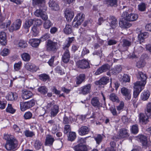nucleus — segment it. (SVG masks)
I'll list each match as a JSON object with an SVG mask.
<instances>
[{"label": "nucleus", "mask_w": 151, "mask_h": 151, "mask_svg": "<svg viewBox=\"0 0 151 151\" xmlns=\"http://www.w3.org/2000/svg\"><path fill=\"white\" fill-rule=\"evenodd\" d=\"M137 76L138 79L140 81H137L134 83L133 97L135 98L138 97L140 93L144 89L147 79V75L141 71H138Z\"/></svg>", "instance_id": "1"}, {"label": "nucleus", "mask_w": 151, "mask_h": 151, "mask_svg": "<svg viewBox=\"0 0 151 151\" xmlns=\"http://www.w3.org/2000/svg\"><path fill=\"white\" fill-rule=\"evenodd\" d=\"M11 23L10 20H8L5 22L0 23V27L3 30H5L9 27L8 29L11 32L19 29L21 26L22 21L20 19H17L9 27Z\"/></svg>", "instance_id": "2"}, {"label": "nucleus", "mask_w": 151, "mask_h": 151, "mask_svg": "<svg viewBox=\"0 0 151 151\" xmlns=\"http://www.w3.org/2000/svg\"><path fill=\"white\" fill-rule=\"evenodd\" d=\"M46 47L47 51L55 53L59 49L58 44L57 42L48 39L46 42Z\"/></svg>", "instance_id": "3"}, {"label": "nucleus", "mask_w": 151, "mask_h": 151, "mask_svg": "<svg viewBox=\"0 0 151 151\" xmlns=\"http://www.w3.org/2000/svg\"><path fill=\"white\" fill-rule=\"evenodd\" d=\"M39 9H37L34 12L35 15L37 17H40L43 20L48 19L47 15L45 12L47 8L46 6H39Z\"/></svg>", "instance_id": "4"}, {"label": "nucleus", "mask_w": 151, "mask_h": 151, "mask_svg": "<svg viewBox=\"0 0 151 151\" xmlns=\"http://www.w3.org/2000/svg\"><path fill=\"white\" fill-rule=\"evenodd\" d=\"M84 14L80 13L77 14L74 19L72 23V25L74 27L78 28L83 21L84 19Z\"/></svg>", "instance_id": "5"}, {"label": "nucleus", "mask_w": 151, "mask_h": 151, "mask_svg": "<svg viewBox=\"0 0 151 151\" xmlns=\"http://www.w3.org/2000/svg\"><path fill=\"white\" fill-rule=\"evenodd\" d=\"M18 145L17 141L14 139L12 140L6 142L5 147L8 151H15L17 148Z\"/></svg>", "instance_id": "6"}, {"label": "nucleus", "mask_w": 151, "mask_h": 151, "mask_svg": "<svg viewBox=\"0 0 151 151\" xmlns=\"http://www.w3.org/2000/svg\"><path fill=\"white\" fill-rule=\"evenodd\" d=\"M51 108L50 110V116L54 117L59 112V106L57 104L53 105L52 102L48 103L47 105V108Z\"/></svg>", "instance_id": "7"}, {"label": "nucleus", "mask_w": 151, "mask_h": 151, "mask_svg": "<svg viewBox=\"0 0 151 151\" xmlns=\"http://www.w3.org/2000/svg\"><path fill=\"white\" fill-rule=\"evenodd\" d=\"M76 65L78 68L82 69H88L90 67L89 62L84 59L78 61Z\"/></svg>", "instance_id": "8"}, {"label": "nucleus", "mask_w": 151, "mask_h": 151, "mask_svg": "<svg viewBox=\"0 0 151 151\" xmlns=\"http://www.w3.org/2000/svg\"><path fill=\"white\" fill-rule=\"evenodd\" d=\"M122 16L124 19L129 22L135 21L138 17L137 14L132 13L129 14L126 11L123 12Z\"/></svg>", "instance_id": "9"}, {"label": "nucleus", "mask_w": 151, "mask_h": 151, "mask_svg": "<svg viewBox=\"0 0 151 151\" xmlns=\"http://www.w3.org/2000/svg\"><path fill=\"white\" fill-rule=\"evenodd\" d=\"M121 92L126 100L129 101L130 100L132 94V91L131 89L123 87L121 88Z\"/></svg>", "instance_id": "10"}, {"label": "nucleus", "mask_w": 151, "mask_h": 151, "mask_svg": "<svg viewBox=\"0 0 151 151\" xmlns=\"http://www.w3.org/2000/svg\"><path fill=\"white\" fill-rule=\"evenodd\" d=\"M91 104L94 108L99 109L102 107V104L100 101L99 98L96 96L92 98L91 100Z\"/></svg>", "instance_id": "11"}, {"label": "nucleus", "mask_w": 151, "mask_h": 151, "mask_svg": "<svg viewBox=\"0 0 151 151\" xmlns=\"http://www.w3.org/2000/svg\"><path fill=\"white\" fill-rule=\"evenodd\" d=\"M149 118L150 116L145 113H140L139 117V122L142 125H146L149 122Z\"/></svg>", "instance_id": "12"}, {"label": "nucleus", "mask_w": 151, "mask_h": 151, "mask_svg": "<svg viewBox=\"0 0 151 151\" xmlns=\"http://www.w3.org/2000/svg\"><path fill=\"white\" fill-rule=\"evenodd\" d=\"M110 68V66L108 64H104L97 69L94 74L95 75H100L109 70Z\"/></svg>", "instance_id": "13"}, {"label": "nucleus", "mask_w": 151, "mask_h": 151, "mask_svg": "<svg viewBox=\"0 0 151 151\" xmlns=\"http://www.w3.org/2000/svg\"><path fill=\"white\" fill-rule=\"evenodd\" d=\"M55 141V139L50 134L47 135L44 143V145L46 146L52 147L53 144Z\"/></svg>", "instance_id": "14"}, {"label": "nucleus", "mask_w": 151, "mask_h": 151, "mask_svg": "<svg viewBox=\"0 0 151 151\" xmlns=\"http://www.w3.org/2000/svg\"><path fill=\"white\" fill-rule=\"evenodd\" d=\"M65 17L66 20L68 21H71L74 16V13L71 9L67 8L64 12Z\"/></svg>", "instance_id": "15"}, {"label": "nucleus", "mask_w": 151, "mask_h": 151, "mask_svg": "<svg viewBox=\"0 0 151 151\" xmlns=\"http://www.w3.org/2000/svg\"><path fill=\"white\" fill-rule=\"evenodd\" d=\"M131 42L127 39L122 40V45L119 48V50L121 52H124L127 50L128 47L131 45Z\"/></svg>", "instance_id": "16"}, {"label": "nucleus", "mask_w": 151, "mask_h": 151, "mask_svg": "<svg viewBox=\"0 0 151 151\" xmlns=\"http://www.w3.org/2000/svg\"><path fill=\"white\" fill-rule=\"evenodd\" d=\"M90 128L86 126H82L79 128L78 131L79 135L81 136L86 135L88 134Z\"/></svg>", "instance_id": "17"}, {"label": "nucleus", "mask_w": 151, "mask_h": 151, "mask_svg": "<svg viewBox=\"0 0 151 151\" xmlns=\"http://www.w3.org/2000/svg\"><path fill=\"white\" fill-rule=\"evenodd\" d=\"M86 78L85 74L83 73L80 74L78 75L76 78L75 81L76 82V86H78L83 82L85 81Z\"/></svg>", "instance_id": "18"}, {"label": "nucleus", "mask_w": 151, "mask_h": 151, "mask_svg": "<svg viewBox=\"0 0 151 151\" xmlns=\"http://www.w3.org/2000/svg\"><path fill=\"white\" fill-rule=\"evenodd\" d=\"M49 7L52 10L58 11L60 10V6L58 2L54 0H50L48 3Z\"/></svg>", "instance_id": "19"}, {"label": "nucleus", "mask_w": 151, "mask_h": 151, "mask_svg": "<svg viewBox=\"0 0 151 151\" xmlns=\"http://www.w3.org/2000/svg\"><path fill=\"white\" fill-rule=\"evenodd\" d=\"M74 151H88L86 145L82 143H80L73 147Z\"/></svg>", "instance_id": "20"}, {"label": "nucleus", "mask_w": 151, "mask_h": 151, "mask_svg": "<svg viewBox=\"0 0 151 151\" xmlns=\"http://www.w3.org/2000/svg\"><path fill=\"white\" fill-rule=\"evenodd\" d=\"M129 130L125 128H122L120 129L119 132V137L121 138L128 137L129 135Z\"/></svg>", "instance_id": "21"}, {"label": "nucleus", "mask_w": 151, "mask_h": 151, "mask_svg": "<svg viewBox=\"0 0 151 151\" xmlns=\"http://www.w3.org/2000/svg\"><path fill=\"white\" fill-rule=\"evenodd\" d=\"M91 88V84H88L86 85L81 87L80 91L82 94L86 95L90 93Z\"/></svg>", "instance_id": "22"}, {"label": "nucleus", "mask_w": 151, "mask_h": 151, "mask_svg": "<svg viewBox=\"0 0 151 151\" xmlns=\"http://www.w3.org/2000/svg\"><path fill=\"white\" fill-rule=\"evenodd\" d=\"M140 142L142 144L143 147L147 148L149 147L147 141V137L143 135H139L138 136Z\"/></svg>", "instance_id": "23"}, {"label": "nucleus", "mask_w": 151, "mask_h": 151, "mask_svg": "<svg viewBox=\"0 0 151 151\" xmlns=\"http://www.w3.org/2000/svg\"><path fill=\"white\" fill-rule=\"evenodd\" d=\"M42 21L41 19H29V28L32 24L34 26H39L42 24Z\"/></svg>", "instance_id": "24"}, {"label": "nucleus", "mask_w": 151, "mask_h": 151, "mask_svg": "<svg viewBox=\"0 0 151 151\" xmlns=\"http://www.w3.org/2000/svg\"><path fill=\"white\" fill-rule=\"evenodd\" d=\"M70 53L68 49L66 50L62 56V60L65 63H67L69 61Z\"/></svg>", "instance_id": "25"}, {"label": "nucleus", "mask_w": 151, "mask_h": 151, "mask_svg": "<svg viewBox=\"0 0 151 151\" xmlns=\"http://www.w3.org/2000/svg\"><path fill=\"white\" fill-rule=\"evenodd\" d=\"M126 19H122L119 22V26L122 28H128L130 27L131 24L129 23Z\"/></svg>", "instance_id": "26"}, {"label": "nucleus", "mask_w": 151, "mask_h": 151, "mask_svg": "<svg viewBox=\"0 0 151 151\" xmlns=\"http://www.w3.org/2000/svg\"><path fill=\"white\" fill-rule=\"evenodd\" d=\"M109 20L110 21L109 24L112 29H114L116 27L117 23V19L115 17L110 16L109 17Z\"/></svg>", "instance_id": "27"}, {"label": "nucleus", "mask_w": 151, "mask_h": 151, "mask_svg": "<svg viewBox=\"0 0 151 151\" xmlns=\"http://www.w3.org/2000/svg\"><path fill=\"white\" fill-rule=\"evenodd\" d=\"M40 42V40L38 39H32L29 40V43L32 47H38Z\"/></svg>", "instance_id": "28"}, {"label": "nucleus", "mask_w": 151, "mask_h": 151, "mask_svg": "<svg viewBox=\"0 0 151 151\" xmlns=\"http://www.w3.org/2000/svg\"><path fill=\"white\" fill-rule=\"evenodd\" d=\"M0 43L2 45H4L6 43V35L4 32H0Z\"/></svg>", "instance_id": "29"}, {"label": "nucleus", "mask_w": 151, "mask_h": 151, "mask_svg": "<svg viewBox=\"0 0 151 151\" xmlns=\"http://www.w3.org/2000/svg\"><path fill=\"white\" fill-rule=\"evenodd\" d=\"M64 33L68 35L70 34L73 32L72 27L71 25L66 24L63 29Z\"/></svg>", "instance_id": "30"}, {"label": "nucleus", "mask_w": 151, "mask_h": 151, "mask_svg": "<svg viewBox=\"0 0 151 151\" xmlns=\"http://www.w3.org/2000/svg\"><path fill=\"white\" fill-rule=\"evenodd\" d=\"M17 97V95L16 93L9 92L6 96V99L8 100L14 101L16 100Z\"/></svg>", "instance_id": "31"}, {"label": "nucleus", "mask_w": 151, "mask_h": 151, "mask_svg": "<svg viewBox=\"0 0 151 151\" xmlns=\"http://www.w3.org/2000/svg\"><path fill=\"white\" fill-rule=\"evenodd\" d=\"M45 21L43 24V28L45 29H49L53 25V23L50 20H44Z\"/></svg>", "instance_id": "32"}, {"label": "nucleus", "mask_w": 151, "mask_h": 151, "mask_svg": "<svg viewBox=\"0 0 151 151\" xmlns=\"http://www.w3.org/2000/svg\"><path fill=\"white\" fill-rule=\"evenodd\" d=\"M148 33L147 32L140 33L138 35V40L141 42H143L145 39L147 38L148 36Z\"/></svg>", "instance_id": "33"}, {"label": "nucleus", "mask_w": 151, "mask_h": 151, "mask_svg": "<svg viewBox=\"0 0 151 151\" xmlns=\"http://www.w3.org/2000/svg\"><path fill=\"white\" fill-rule=\"evenodd\" d=\"M130 130L132 134L134 135L137 134L139 132V129L138 125L135 124L131 126Z\"/></svg>", "instance_id": "34"}, {"label": "nucleus", "mask_w": 151, "mask_h": 151, "mask_svg": "<svg viewBox=\"0 0 151 151\" xmlns=\"http://www.w3.org/2000/svg\"><path fill=\"white\" fill-rule=\"evenodd\" d=\"M109 77L106 76H103L101 77L99 80V84L100 85H104L106 84L109 82Z\"/></svg>", "instance_id": "35"}, {"label": "nucleus", "mask_w": 151, "mask_h": 151, "mask_svg": "<svg viewBox=\"0 0 151 151\" xmlns=\"http://www.w3.org/2000/svg\"><path fill=\"white\" fill-rule=\"evenodd\" d=\"M109 99L113 102L119 103L120 102V100L116 95L114 93H111L109 95Z\"/></svg>", "instance_id": "36"}, {"label": "nucleus", "mask_w": 151, "mask_h": 151, "mask_svg": "<svg viewBox=\"0 0 151 151\" xmlns=\"http://www.w3.org/2000/svg\"><path fill=\"white\" fill-rule=\"evenodd\" d=\"M37 91L41 94L44 95L47 93L48 89L45 86H42L38 88Z\"/></svg>", "instance_id": "37"}, {"label": "nucleus", "mask_w": 151, "mask_h": 151, "mask_svg": "<svg viewBox=\"0 0 151 151\" xmlns=\"http://www.w3.org/2000/svg\"><path fill=\"white\" fill-rule=\"evenodd\" d=\"M145 113L150 116L151 118V102H149L146 105L145 109Z\"/></svg>", "instance_id": "38"}, {"label": "nucleus", "mask_w": 151, "mask_h": 151, "mask_svg": "<svg viewBox=\"0 0 151 151\" xmlns=\"http://www.w3.org/2000/svg\"><path fill=\"white\" fill-rule=\"evenodd\" d=\"M150 96L148 91H144L141 94L140 98L143 101H145L148 99Z\"/></svg>", "instance_id": "39"}, {"label": "nucleus", "mask_w": 151, "mask_h": 151, "mask_svg": "<svg viewBox=\"0 0 151 151\" xmlns=\"http://www.w3.org/2000/svg\"><path fill=\"white\" fill-rule=\"evenodd\" d=\"M34 4L37 6H46L45 0H32Z\"/></svg>", "instance_id": "40"}, {"label": "nucleus", "mask_w": 151, "mask_h": 151, "mask_svg": "<svg viewBox=\"0 0 151 151\" xmlns=\"http://www.w3.org/2000/svg\"><path fill=\"white\" fill-rule=\"evenodd\" d=\"M76 137V134L75 132H69L68 140L70 141H74Z\"/></svg>", "instance_id": "41"}, {"label": "nucleus", "mask_w": 151, "mask_h": 151, "mask_svg": "<svg viewBox=\"0 0 151 151\" xmlns=\"http://www.w3.org/2000/svg\"><path fill=\"white\" fill-rule=\"evenodd\" d=\"M105 1L107 4L111 6L116 7L117 5V0H106Z\"/></svg>", "instance_id": "42"}, {"label": "nucleus", "mask_w": 151, "mask_h": 151, "mask_svg": "<svg viewBox=\"0 0 151 151\" xmlns=\"http://www.w3.org/2000/svg\"><path fill=\"white\" fill-rule=\"evenodd\" d=\"M20 105L21 111H24L28 109V102H20Z\"/></svg>", "instance_id": "43"}, {"label": "nucleus", "mask_w": 151, "mask_h": 151, "mask_svg": "<svg viewBox=\"0 0 151 151\" xmlns=\"http://www.w3.org/2000/svg\"><path fill=\"white\" fill-rule=\"evenodd\" d=\"M94 138L96 141V144L99 145L102 142L103 137L101 134H97L96 136H94Z\"/></svg>", "instance_id": "44"}, {"label": "nucleus", "mask_w": 151, "mask_h": 151, "mask_svg": "<svg viewBox=\"0 0 151 151\" xmlns=\"http://www.w3.org/2000/svg\"><path fill=\"white\" fill-rule=\"evenodd\" d=\"M147 4L144 2L140 3L138 6V9L140 12H144L146 10Z\"/></svg>", "instance_id": "45"}, {"label": "nucleus", "mask_w": 151, "mask_h": 151, "mask_svg": "<svg viewBox=\"0 0 151 151\" xmlns=\"http://www.w3.org/2000/svg\"><path fill=\"white\" fill-rule=\"evenodd\" d=\"M39 77L40 79L44 82H45L50 78L48 75L45 73H42L39 75Z\"/></svg>", "instance_id": "46"}, {"label": "nucleus", "mask_w": 151, "mask_h": 151, "mask_svg": "<svg viewBox=\"0 0 151 151\" xmlns=\"http://www.w3.org/2000/svg\"><path fill=\"white\" fill-rule=\"evenodd\" d=\"M42 145L41 142L39 140H36L34 144V146L35 149L37 150L40 149Z\"/></svg>", "instance_id": "47"}, {"label": "nucleus", "mask_w": 151, "mask_h": 151, "mask_svg": "<svg viewBox=\"0 0 151 151\" xmlns=\"http://www.w3.org/2000/svg\"><path fill=\"white\" fill-rule=\"evenodd\" d=\"M22 97L25 100L28 99V91L27 89H23L22 91Z\"/></svg>", "instance_id": "48"}, {"label": "nucleus", "mask_w": 151, "mask_h": 151, "mask_svg": "<svg viewBox=\"0 0 151 151\" xmlns=\"http://www.w3.org/2000/svg\"><path fill=\"white\" fill-rule=\"evenodd\" d=\"M22 63L21 61H19L17 63H15L14 65V69L15 71H18L21 68Z\"/></svg>", "instance_id": "49"}, {"label": "nucleus", "mask_w": 151, "mask_h": 151, "mask_svg": "<svg viewBox=\"0 0 151 151\" xmlns=\"http://www.w3.org/2000/svg\"><path fill=\"white\" fill-rule=\"evenodd\" d=\"M37 70V67L35 65L30 63H29V71L34 73L36 72Z\"/></svg>", "instance_id": "50"}, {"label": "nucleus", "mask_w": 151, "mask_h": 151, "mask_svg": "<svg viewBox=\"0 0 151 151\" xmlns=\"http://www.w3.org/2000/svg\"><path fill=\"white\" fill-rule=\"evenodd\" d=\"M6 110V112L12 114L14 113L15 111V110L12 108V105L10 104H8Z\"/></svg>", "instance_id": "51"}, {"label": "nucleus", "mask_w": 151, "mask_h": 151, "mask_svg": "<svg viewBox=\"0 0 151 151\" xmlns=\"http://www.w3.org/2000/svg\"><path fill=\"white\" fill-rule=\"evenodd\" d=\"M124 102L122 101L120 102L119 105L118 106H116V109L118 111L119 114L120 113V111H121L122 110H123L124 108Z\"/></svg>", "instance_id": "52"}, {"label": "nucleus", "mask_w": 151, "mask_h": 151, "mask_svg": "<svg viewBox=\"0 0 151 151\" xmlns=\"http://www.w3.org/2000/svg\"><path fill=\"white\" fill-rule=\"evenodd\" d=\"M31 32L33 36H37L39 33V31L38 30L36 26H33Z\"/></svg>", "instance_id": "53"}, {"label": "nucleus", "mask_w": 151, "mask_h": 151, "mask_svg": "<svg viewBox=\"0 0 151 151\" xmlns=\"http://www.w3.org/2000/svg\"><path fill=\"white\" fill-rule=\"evenodd\" d=\"M55 70L56 73L60 74V75H63L65 74L63 70L60 66H57L55 68Z\"/></svg>", "instance_id": "54"}, {"label": "nucleus", "mask_w": 151, "mask_h": 151, "mask_svg": "<svg viewBox=\"0 0 151 151\" xmlns=\"http://www.w3.org/2000/svg\"><path fill=\"white\" fill-rule=\"evenodd\" d=\"M50 37V34L47 33H46L44 35H42V37H40L39 39L40 40L41 42H43L46 40Z\"/></svg>", "instance_id": "55"}, {"label": "nucleus", "mask_w": 151, "mask_h": 151, "mask_svg": "<svg viewBox=\"0 0 151 151\" xmlns=\"http://www.w3.org/2000/svg\"><path fill=\"white\" fill-rule=\"evenodd\" d=\"M18 45L19 47L24 48L27 47V45L25 41L23 40H21L19 42Z\"/></svg>", "instance_id": "56"}, {"label": "nucleus", "mask_w": 151, "mask_h": 151, "mask_svg": "<svg viewBox=\"0 0 151 151\" xmlns=\"http://www.w3.org/2000/svg\"><path fill=\"white\" fill-rule=\"evenodd\" d=\"M4 139L7 142L10 140H12L14 138L13 136L10 134H5L4 136Z\"/></svg>", "instance_id": "57"}, {"label": "nucleus", "mask_w": 151, "mask_h": 151, "mask_svg": "<svg viewBox=\"0 0 151 151\" xmlns=\"http://www.w3.org/2000/svg\"><path fill=\"white\" fill-rule=\"evenodd\" d=\"M122 80L124 82H129L130 81V77L128 75L124 74L123 76Z\"/></svg>", "instance_id": "58"}, {"label": "nucleus", "mask_w": 151, "mask_h": 151, "mask_svg": "<svg viewBox=\"0 0 151 151\" xmlns=\"http://www.w3.org/2000/svg\"><path fill=\"white\" fill-rule=\"evenodd\" d=\"M109 109L111 112L114 116H117V112L116 111V109L114 106H111L109 108Z\"/></svg>", "instance_id": "59"}, {"label": "nucleus", "mask_w": 151, "mask_h": 151, "mask_svg": "<svg viewBox=\"0 0 151 151\" xmlns=\"http://www.w3.org/2000/svg\"><path fill=\"white\" fill-rule=\"evenodd\" d=\"M71 121L70 119V118H68L65 115H64L63 118V123L64 124H66L70 123Z\"/></svg>", "instance_id": "60"}, {"label": "nucleus", "mask_w": 151, "mask_h": 151, "mask_svg": "<svg viewBox=\"0 0 151 151\" xmlns=\"http://www.w3.org/2000/svg\"><path fill=\"white\" fill-rule=\"evenodd\" d=\"M71 131V128L70 125L69 124L65 125L64 126V132L65 134H66Z\"/></svg>", "instance_id": "61"}, {"label": "nucleus", "mask_w": 151, "mask_h": 151, "mask_svg": "<svg viewBox=\"0 0 151 151\" xmlns=\"http://www.w3.org/2000/svg\"><path fill=\"white\" fill-rule=\"evenodd\" d=\"M122 70V68L120 65H116L114 68V73L115 74L120 73Z\"/></svg>", "instance_id": "62"}, {"label": "nucleus", "mask_w": 151, "mask_h": 151, "mask_svg": "<svg viewBox=\"0 0 151 151\" xmlns=\"http://www.w3.org/2000/svg\"><path fill=\"white\" fill-rule=\"evenodd\" d=\"M9 50L7 48H4L3 50L1 52V55L3 56H7L9 53Z\"/></svg>", "instance_id": "63"}, {"label": "nucleus", "mask_w": 151, "mask_h": 151, "mask_svg": "<svg viewBox=\"0 0 151 151\" xmlns=\"http://www.w3.org/2000/svg\"><path fill=\"white\" fill-rule=\"evenodd\" d=\"M6 104L7 101H1L0 100V109H4Z\"/></svg>", "instance_id": "64"}]
</instances>
